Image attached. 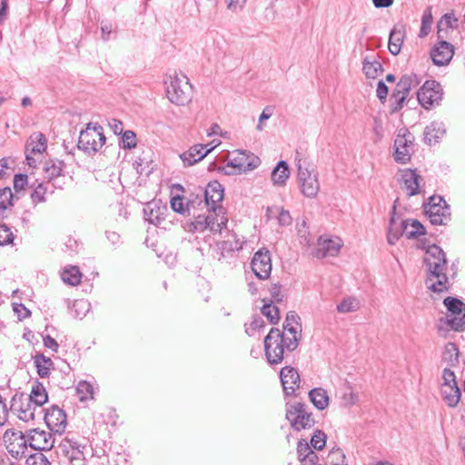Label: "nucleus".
<instances>
[{
	"mask_svg": "<svg viewBox=\"0 0 465 465\" xmlns=\"http://www.w3.org/2000/svg\"><path fill=\"white\" fill-rule=\"evenodd\" d=\"M424 261L429 270L427 285L434 292L448 291V278L445 274L446 258L444 252L437 245L429 246Z\"/></svg>",
	"mask_w": 465,
	"mask_h": 465,
	"instance_id": "f257e3e1",
	"label": "nucleus"
},
{
	"mask_svg": "<svg viewBox=\"0 0 465 465\" xmlns=\"http://www.w3.org/2000/svg\"><path fill=\"white\" fill-rule=\"evenodd\" d=\"M298 346L296 340L288 338L281 333L277 328H272L264 339V348L267 360L270 363H280L285 351H292Z\"/></svg>",
	"mask_w": 465,
	"mask_h": 465,
	"instance_id": "f03ea898",
	"label": "nucleus"
},
{
	"mask_svg": "<svg viewBox=\"0 0 465 465\" xmlns=\"http://www.w3.org/2000/svg\"><path fill=\"white\" fill-rule=\"evenodd\" d=\"M168 80L165 81L168 100L177 106L187 105L193 97V86L187 76L173 72L168 75Z\"/></svg>",
	"mask_w": 465,
	"mask_h": 465,
	"instance_id": "7ed1b4c3",
	"label": "nucleus"
},
{
	"mask_svg": "<svg viewBox=\"0 0 465 465\" xmlns=\"http://www.w3.org/2000/svg\"><path fill=\"white\" fill-rule=\"evenodd\" d=\"M298 184L301 193L309 198L315 197L320 191L318 173L315 167L301 161L298 164Z\"/></svg>",
	"mask_w": 465,
	"mask_h": 465,
	"instance_id": "20e7f679",
	"label": "nucleus"
},
{
	"mask_svg": "<svg viewBox=\"0 0 465 465\" xmlns=\"http://www.w3.org/2000/svg\"><path fill=\"white\" fill-rule=\"evenodd\" d=\"M286 419L294 430H309L315 424L313 415L302 402H294L286 410Z\"/></svg>",
	"mask_w": 465,
	"mask_h": 465,
	"instance_id": "39448f33",
	"label": "nucleus"
},
{
	"mask_svg": "<svg viewBox=\"0 0 465 465\" xmlns=\"http://www.w3.org/2000/svg\"><path fill=\"white\" fill-rule=\"evenodd\" d=\"M425 214L432 224H446L450 220V211L445 200L439 196L430 197L424 205Z\"/></svg>",
	"mask_w": 465,
	"mask_h": 465,
	"instance_id": "423d86ee",
	"label": "nucleus"
},
{
	"mask_svg": "<svg viewBox=\"0 0 465 465\" xmlns=\"http://www.w3.org/2000/svg\"><path fill=\"white\" fill-rule=\"evenodd\" d=\"M105 143L103 127L96 124H88L86 128L81 131L78 145L85 151H98Z\"/></svg>",
	"mask_w": 465,
	"mask_h": 465,
	"instance_id": "0eeeda50",
	"label": "nucleus"
},
{
	"mask_svg": "<svg viewBox=\"0 0 465 465\" xmlns=\"http://www.w3.org/2000/svg\"><path fill=\"white\" fill-rule=\"evenodd\" d=\"M227 167L233 173H241L255 169L261 163L259 157L245 151L234 150L227 154Z\"/></svg>",
	"mask_w": 465,
	"mask_h": 465,
	"instance_id": "6e6552de",
	"label": "nucleus"
},
{
	"mask_svg": "<svg viewBox=\"0 0 465 465\" xmlns=\"http://www.w3.org/2000/svg\"><path fill=\"white\" fill-rule=\"evenodd\" d=\"M440 395L442 401L450 408L456 407L460 401V390L458 387L455 374L445 368L442 372V383L440 384Z\"/></svg>",
	"mask_w": 465,
	"mask_h": 465,
	"instance_id": "1a4fd4ad",
	"label": "nucleus"
},
{
	"mask_svg": "<svg viewBox=\"0 0 465 465\" xmlns=\"http://www.w3.org/2000/svg\"><path fill=\"white\" fill-rule=\"evenodd\" d=\"M414 136L406 129L400 130L394 142V158L397 163L405 164L411 159L414 152Z\"/></svg>",
	"mask_w": 465,
	"mask_h": 465,
	"instance_id": "9d476101",
	"label": "nucleus"
},
{
	"mask_svg": "<svg viewBox=\"0 0 465 465\" xmlns=\"http://www.w3.org/2000/svg\"><path fill=\"white\" fill-rule=\"evenodd\" d=\"M417 98L420 105L427 110L439 105L442 99L440 84L434 80L426 81L419 89Z\"/></svg>",
	"mask_w": 465,
	"mask_h": 465,
	"instance_id": "9b49d317",
	"label": "nucleus"
},
{
	"mask_svg": "<svg viewBox=\"0 0 465 465\" xmlns=\"http://www.w3.org/2000/svg\"><path fill=\"white\" fill-rule=\"evenodd\" d=\"M47 149V139L41 132L33 133L25 145L26 161L29 166L35 167L38 160Z\"/></svg>",
	"mask_w": 465,
	"mask_h": 465,
	"instance_id": "f8f14e48",
	"label": "nucleus"
},
{
	"mask_svg": "<svg viewBox=\"0 0 465 465\" xmlns=\"http://www.w3.org/2000/svg\"><path fill=\"white\" fill-rule=\"evenodd\" d=\"M226 219L223 216L218 220V214L213 211L208 215H199L193 222L187 225L188 232H203L209 229L213 232H221L223 226L226 224Z\"/></svg>",
	"mask_w": 465,
	"mask_h": 465,
	"instance_id": "ddd939ff",
	"label": "nucleus"
},
{
	"mask_svg": "<svg viewBox=\"0 0 465 465\" xmlns=\"http://www.w3.org/2000/svg\"><path fill=\"white\" fill-rule=\"evenodd\" d=\"M444 304L449 311L448 324L455 331H461L465 327V304L451 297L446 298Z\"/></svg>",
	"mask_w": 465,
	"mask_h": 465,
	"instance_id": "4468645a",
	"label": "nucleus"
},
{
	"mask_svg": "<svg viewBox=\"0 0 465 465\" xmlns=\"http://www.w3.org/2000/svg\"><path fill=\"white\" fill-rule=\"evenodd\" d=\"M36 408L26 394H15L12 399L11 410L23 421L34 420Z\"/></svg>",
	"mask_w": 465,
	"mask_h": 465,
	"instance_id": "2eb2a0df",
	"label": "nucleus"
},
{
	"mask_svg": "<svg viewBox=\"0 0 465 465\" xmlns=\"http://www.w3.org/2000/svg\"><path fill=\"white\" fill-rule=\"evenodd\" d=\"M422 182V177L416 170L407 168L400 171V186L408 196L420 194Z\"/></svg>",
	"mask_w": 465,
	"mask_h": 465,
	"instance_id": "dca6fc26",
	"label": "nucleus"
},
{
	"mask_svg": "<svg viewBox=\"0 0 465 465\" xmlns=\"http://www.w3.org/2000/svg\"><path fill=\"white\" fill-rule=\"evenodd\" d=\"M251 268L257 278L268 279L272 268L270 252L265 249L257 251L252 257Z\"/></svg>",
	"mask_w": 465,
	"mask_h": 465,
	"instance_id": "f3484780",
	"label": "nucleus"
},
{
	"mask_svg": "<svg viewBox=\"0 0 465 465\" xmlns=\"http://www.w3.org/2000/svg\"><path fill=\"white\" fill-rule=\"evenodd\" d=\"M4 442L7 451L15 458L23 455L27 449V440L25 438L23 432L14 429L5 430Z\"/></svg>",
	"mask_w": 465,
	"mask_h": 465,
	"instance_id": "a211bd4d",
	"label": "nucleus"
},
{
	"mask_svg": "<svg viewBox=\"0 0 465 465\" xmlns=\"http://www.w3.org/2000/svg\"><path fill=\"white\" fill-rule=\"evenodd\" d=\"M45 421L52 431L61 434L67 426V416L61 408L53 405L46 409Z\"/></svg>",
	"mask_w": 465,
	"mask_h": 465,
	"instance_id": "6ab92c4d",
	"label": "nucleus"
},
{
	"mask_svg": "<svg viewBox=\"0 0 465 465\" xmlns=\"http://www.w3.org/2000/svg\"><path fill=\"white\" fill-rule=\"evenodd\" d=\"M280 378L285 395H294L301 386V377L298 370L292 366H285L280 371Z\"/></svg>",
	"mask_w": 465,
	"mask_h": 465,
	"instance_id": "aec40b11",
	"label": "nucleus"
},
{
	"mask_svg": "<svg viewBox=\"0 0 465 465\" xmlns=\"http://www.w3.org/2000/svg\"><path fill=\"white\" fill-rule=\"evenodd\" d=\"M27 441L34 450H50L54 440L52 434L45 430L33 429L27 434Z\"/></svg>",
	"mask_w": 465,
	"mask_h": 465,
	"instance_id": "412c9836",
	"label": "nucleus"
},
{
	"mask_svg": "<svg viewBox=\"0 0 465 465\" xmlns=\"http://www.w3.org/2000/svg\"><path fill=\"white\" fill-rule=\"evenodd\" d=\"M145 219L152 224L159 226L166 218L168 209L160 200H153L143 208Z\"/></svg>",
	"mask_w": 465,
	"mask_h": 465,
	"instance_id": "4be33fe9",
	"label": "nucleus"
},
{
	"mask_svg": "<svg viewBox=\"0 0 465 465\" xmlns=\"http://www.w3.org/2000/svg\"><path fill=\"white\" fill-rule=\"evenodd\" d=\"M341 245L342 242L339 237L321 236L318 239L314 255L318 258L335 256L339 253Z\"/></svg>",
	"mask_w": 465,
	"mask_h": 465,
	"instance_id": "5701e85b",
	"label": "nucleus"
},
{
	"mask_svg": "<svg viewBox=\"0 0 465 465\" xmlns=\"http://www.w3.org/2000/svg\"><path fill=\"white\" fill-rule=\"evenodd\" d=\"M454 55V46L447 41H439L430 51L432 62L439 66L447 65Z\"/></svg>",
	"mask_w": 465,
	"mask_h": 465,
	"instance_id": "b1692460",
	"label": "nucleus"
},
{
	"mask_svg": "<svg viewBox=\"0 0 465 465\" xmlns=\"http://www.w3.org/2000/svg\"><path fill=\"white\" fill-rule=\"evenodd\" d=\"M62 455L71 465H85L83 451L70 440H64L61 444Z\"/></svg>",
	"mask_w": 465,
	"mask_h": 465,
	"instance_id": "393cba45",
	"label": "nucleus"
},
{
	"mask_svg": "<svg viewBox=\"0 0 465 465\" xmlns=\"http://www.w3.org/2000/svg\"><path fill=\"white\" fill-rule=\"evenodd\" d=\"M205 203L213 212L216 210V204L223 199V188L217 182H210L204 192Z\"/></svg>",
	"mask_w": 465,
	"mask_h": 465,
	"instance_id": "a878e982",
	"label": "nucleus"
},
{
	"mask_svg": "<svg viewBox=\"0 0 465 465\" xmlns=\"http://www.w3.org/2000/svg\"><path fill=\"white\" fill-rule=\"evenodd\" d=\"M301 331L300 317L294 312H288L283 323V331L281 333L288 338L295 339L298 343Z\"/></svg>",
	"mask_w": 465,
	"mask_h": 465,
	"instance_id": "bb28decb",
	"label": "nucleus"
},
{
	"mask_svg": "<svg viewBox=\"0 0 465 465\" xmlns=\"http://www.w3.org/2000/svg\"><path fill=\"white\" fill-rule=\"evenodd\" d=\"M308 397L312 405L319 411L326 410L331 402L328 391L322 387L311 390Z\"/></svg>",
	"mask_w": 465,
	"mask_h": 465,
	"instance_id": "cd10ccee",
	"label": "nucleus"
},
{
	"mask_svg": "<svg viewBox=\"0 0 465 465\" xmlns=\"http://www.w3.org/2000/svg\"><path fill=\"white\" fill-rule=\"evenodd\" d=\"M298 460L302 465H311L319 461L318 455L311 449L306 440H300L297 443Z\"/></svg>",
	"mask_w": 465,
	"mask_h": 465,
	"instance_id": "c85d7f7f",
	"label": "nucleus"
},
{
	"mask_svg": "<svg viewBox=\"0 0 465 465\" xmlns=\"http://www.w3.org/2000/svg\"><path fill=\"white\" fill-rule=\"evenodd\" d=\"M208 154V151H206L203 144H195L192 146L188 151L184 152L181 158L183 163L187 165H193L202 159H203Z\"/></svg>",
	"mask_w": 465,
	"mask_h": 465,
	"instance_id": "c756f323",
	"label": "nucleus"
},
{
	"mask_svg": "<svg viewBox=\"0 0 465 465\" xmlns=\"http://www.w3.org/2000/svg\"><path fill=\"white\" fill-rule=\"evenodd\" d=\"M30 401L38 408L48 401V393L45 387L39 381H35L31 388L30 393L26 395Z\"/></svg>",
	"mask_w": 465,
	"mask_h": 465,
	"instance_id": "7c9ffc66",
	"label": "nucleus"
},
{
	"mask_svg": "<svg viewBox=\"0 0 465 465\" xmlns=\"http://www.w3.org/2000/svg\"><path fill=\"white\" fill-rule=\"evenodd\" d=\"M83 278L80 269L74 265H67L61 272V279L64 283L70 286H78Z\"/></svg>",
	"mask_w": 465,
	"mask_h": 465,
	"instance_id": "2f4dec72",
	"label": "nucleus"
},
{
	"mask_svg": "<svg viewBox=\"0 0 465 465\" xmlns=\"http://www.w3.org/2000/svg\"><path fill=\"white\" fill-rule=\"evenodd\" d=\"M459 20L453 13L445 14L438 23L439 38L447 37L448 31L458 27Z\"/></svg>",
	"mask_w": 465,
	"mask_h": 465,
	"instance_id": "473e14b6",
	"label": "nucleus"
},
{
	"mask_svg": "<svg viewBox=\"0 0 465 465\" xmlns=\"http://www.w3.org/2000/svg\"><path fill=\"white\" fill-rule=\"evenodd\" d=\"M404 31L402 28H393L390 35L388 48L391 54L397 55L401 53L403 41H404Z\"/></svg>",
	"mask_w": 465,
	"mask_h": 465,
	"instance_id": "72a5a7b5",
	"label": "nucleus"
},
{
	"mask_svg": "<svg viewBox=\"0 0 465 465\" xmlns=\"http://www.w3.org/2000/svg\"><path fill=\"white\" fill-rule=\"evenodd\" d=\"M290 177V171L286 162L281 161L272 172V181L274 185L282 186Z\"/></svg>",
	"mask_w": 465,
	"mask_h": 465,
	"instance_id": "f704fd0d",
	"label": "nucleus"
},
{
	"mask_svg": "<svg viewBox=\"0 0 465 465\" xmlns=\"http://www.w3.org/2000/svg\"><path fill=\"white\" fill-rule=\"evenodd\" d=\"M34 361L38 375L41 378H47L50 375L51 370L54 366L52 360L44 356L43 354H36L34 357Z\"/></svg>",
	"mask_w": 465,
	"mask_h": 465,
	"instance_id": "c9c22d12",
	"label": "nucleus"
},
{
	"mask_svg": "<svg viewBox=\"0 0 465 465\" xmlns=\"http://www.w3.org/2000/svg\"><path fill=\"white\" fill-rule=\"evenodd\" d=\"M403 233L407 238H416L425 234L424 226L417 220L411 219L403 223Z\"/></svg>",
	"mask_w": 465,
	"mask_h": 465,
	"instance_id": "e433bc0d",
	"label": "nucleus"
},
{
	"mask_svg": "<svg viewBox=\"0 0 465 465\" xmlns=\"http://www.w3.org/2000/svg\"><path fill=\"white\" fill-rule=\"evenodd\" d=\"M267 216L269 219L277 218L279 224L282 226L289 225L292 223L289 212L282 210L280 206L268 207Z\"/></svg>",
	"mask_w": 465,
	"mask_h": 465,
	"instance_id": "4c0bfd02",
	"label": "nucleus"
},
{
	"mask_svg": "<svg viewBox=\"0 0 465 465\" xmlns=\"http://www.w3.org/2000/svg\"><path fill=\"white\" fill-rule=\"evenodd\" d=\"M14 205L13 193L9 187L0 189V220L6 215V211Z\"/></svg>",
	"mask_w": 465,
	"mask_h": 465,
	"instance_id": "58836bf2",
	"label": "nucleus"
},
{
	"mask_svg": "<svg viewBox=\"0 0 465 465\" xmlns=\"http://www.w3.org/2000/svg\"><path fill=\"white\" fill-rule=\"evenodd\" d=\"M64 163L61 161L49 160L44 165L45 177L52 180L61 175Z\"/></svg>",
	"mask_w": 465,
	"mask_h": 465,
	"instance_id": "ea45409f",
	"label": "nucleus"
},
{
	"mask_svg": "<svg viewBox=\"0 0 465 465\" xmlns=\"http://www.w3.org/2000/svg\"><path fill=\"white\" fill-rule=\"evenodd\" d=\"M442 360L450 366H455L459 362V349L454 343L446 344Z\"/></svg>",
	"mask_w": 465,
	"mask_h": 465,
	"instance_id": "a19ab883",
	"label": "nucleus"
},
{
	"mask_svg": "<svg viewBox=\"0 0 465 465\" xmlns=\"http://www.w3.org/2000/svg\"><path fill=\"white\" fill-rule=\"evenodd\" d=\"M363 72L367 78L376 79L381 74L382 67L378 61H369L365 59L363 62Z\"/></svg>",
	"mask_w": 465,
	"mask_h": 465,
	"instance_id": "79ce46f5",
	"label": "nucleus"
},
{
	"mask_svg": "<svg viewBox=\"0 0 465 465\" xmlns=\"http://www.w3.org/2000/svg\"><path fill=\"white\" fill-rule=\"evenodd\" d=\"M76 394L80 401H86L94 399V387L85 381H80L76 387Z\"/></svg>",
	"mask_w": 465,
	"mask_h": 465,
	"instance_id": "37998d69",
	"label": "nucleus"
},
{
	"mask_svg": "<svg viewBox=\"0 0 465 465\" xmlns=\"http://www.w3.org/2000/svg\"><path fill=\"white\" fill-rule=\"evenodd\" d=\"M261 311L271 324H277L279 322L281 316L277 306L270 302H264Z\"/></svg>",
	"mask_w": 465,
	"mask_h": 465,
	"instance_id": "c03bdc74",
	"label": "nucleus"
},
{
	"mask_svg": "<svg viewBox=\"0 0 465 465\" xmlns=\"http://www.w3.org/2000/svg\"><path fill=\"white\" fill-rule=\"evenodd\" d=\"M360 309V302L351 297L343 299L337 306V310L341 313L352 312Z\"/></svg>",
	"mask_w": 465,
	"mask_h": 465,
	"instance_id": "a18cd8bd",
	"label": "nucleus"
},
{
	"mask_svg": "<svg viewBox=\"0 0 465 465\" xmlns=\"http://www.w3.org/2000/svg\"><path fill=\"white\" fill-rule=\"evenodd\" d=\"M433 17L431 14L430 8H428L421 18V26L420 30L419 36L423 38L429 35L430 32L431 25H432Z\"/></svg>",
	"mask_w": 465,
	"mask_h": 465,
	"instance_id": "49530a36",
	"label": "nucleus"
},
{
	"mask_svg": "<svg viewBox=\"0 0 465 465\" xmlns=\"http://www.w3.org/2000/svg\"><path fill=\"white\" fill-rule=\"evenodd\" d=\"M328 461L331 465H347L346 457L341 449H333L328 455Z\"/></svg>",
	"mask_w": 465,
	"mask_h": 465,
	"instance_id": "de8ad7c7",
	"label": "nucleus"
},
{
	"mask_svg": "<svg viewBox=\"0 0 465 465\" xmlns=\"http://www.w3.org/2000/svg\"><path fill=\"white\" fill-rule=\"evenodd\" d=\"M411 88V79L410 76H403L397 84V92L401 94L400 101H403Z\"/></svg>",
	"mask_w": 465,
	"mask_h": 465,
	"instance_id": "09e8293b",
	"label": "nucleus"
},
{
	"mask_svg": "<svg viewBox=\"0 0 465 465\" xmlns=\"http://www.w3.org/2000/svg\"><path fill=\"white\" fill-rule=\"evenodd\" d=\"M170 204L172 209L179 213H184L188 209V204L185 202V199L179 195L173 196L170 201Z\"/></svg>",
	"mask_w": 465,
	"mask_h": 465,
	"instance_id": "8fccbe9b",
	"label": "nucleus"
},
{
	"mask_svg": "<svg viewBox=\"0 0 465 465\" xmlns=\"http://www.w3.org/2000/svg\"><path fill=\"white\" fill-rule=\"evenodd\" d=\"M123 148L133 149L137 145L136 134L133 131H125L122 136Z\"/></svg>",
	"mask_w": 465,
	"mask_h": 465,
	"instance_id": "3c124183",
	"label": "nucleus"
},
{
	"mask_svg": "<svg viewBox=\"0 0 465 465\" xmlns=\"http://www.w3.org/2000/svg\"><path fill=\"white\" fill-rule=\"evenodd\" d=\"M326 439L324 432L317 430L311 439V444L315 450H322L326 444Z\"/></svg>",
	"mask_w": 465,
	"mask_h": 465,
	"instance_id": "603ef678",
	"label": "nucleus"
},
{
	"mask_svg": "<svg viewBox=\"0 0 465 465\" xmlns=\"http://www.w3.org/2000/svg\"><path fill=\"white\" fill-rule=\"evenodd\" d=\"M14 241V234L5 224H0V246L11 244Z\"/></svg>",
	"mask_w": 465,
	"mask_h": 465,
	"instance_id": "864d4df0",
	"label": "nucleus"
},
{
	"mask_svg": "<svg viewBox=\"0 0 465 465\" xmlns=\"http://www.w3.org/2000/svg\"><path fill=\"white\" fill-rule=\"evenodd\" d=\"M28 183V177L26 174H15L14 176V189L16 193L25 190Z\"/></svg>",
	"mask_w": 465,
	"mask_h": 465,
	"instance_id": "5fc2aeb1",
	"label": "nucleus"
},
{
	"mask_svg": "<svg viewBox=\"0 0 465 465\" xmlns=\"http://www.w3.org/2000/svg\"><path fill=\"white\" fill-rule=\"evenodd\" d=\"M26 465H51V463L43 453H36L27 459Z\"/></svg>",
	"mask_w": 465,
	"mask_h": 465,
	"instance_id": "6e6d98bb",
	"label": "nucleus"
},
{
	"mask_svg": "<svg viewBox=\"0 0 465 465\" xmlns=\"http://www.w3.org/2000/svg\"><path fill=\"white\" fill-rule=\"evenodd\" d=\"M11 163L12 162L9 159L3 158L0 160V179L10 175L13 170Z\"/></svg>",
	"mask_w": 465,
	"mask_h": 465,
	"instance_id": "4d7b16f0",
	"label": "nucleus"
},
{
	"mask_svg": "<svg viewBox=\"0 0 465 465\" xmlns=\"http://www.w3.org/2000/svg\"><path fill=\"white\" fill-rule=\"evenodd\" d=\"M109 127L115 134H121L124 133V124L120 120L112 119L109 122Z\"/></svg>",
	"mask_w": 465,
	"mask_h": 465,
	"instance_id": "13d9d810",
	"label": "nucleus"
},
{
	"mask_svg": "<svg viewBox=\"0 0 465 465\" xmlns=\"http://www.w3.org/2000/svg\"><path fill=\"white\" fill-rule=\"evenodd\" d=\"M8 419V410L6 404L3 401L0 396V426H4Z\"/></svg>",
	"mask_w": 465,
	"mask_h": 465,
	"instance_id": "bf43d9fd",
	"label": "nucleus"
},
{
	"mask_svg": "<svg viewBox=\"0 0 465 465\" xmlns=\"http://www.w3.org/2000/svg\"><path fill=\"white\" fill-rule=\"evenodd\" d=\"M14 311L17 314L19 319L27 318L30 315V312L25 308L23 304H15L14 306Z\"/></svg>",
	"mask_w": 465,
	"mask_h": 465,
	"instance_id": "052dcab7",
	"label": "nucleus"
},
{
	"mask_svg": "<svg viewBox=\"0 0 465 465\" xmlns=\"http://www.w3.org/2000/svg\"><path fill=\"white\" fill-rule=\"evenodd\" d=\"M44 344L46 348L52 350L53 351H57L58 350V343L51 336H46L44 339Z\"/></svg>",
	"mask_w": 465,
	"mask_h": 465,
	"instance_id": "680f3d73",
	"label": "nucleus"
},
{
	"mask_svg": "<svg viewBox=\"0 0 465 465\" xmlns=\"http://www.w3.org/2000/svg\"><path fill=\"white\" fill-rule=\"evenodd\" d=\"M388 94V87L385 85L384 83L379 82L377 86V96L382 100L385 99Z\"/></svg>",
	"mask_w": 465,
	"mask_h": 465,
	"instance_id": "e2e57ef3",
	"label": "nucleus"
},
{
	"mask_svg": "<svg viewBox=\"0 0 465 465\" xmlns=\"http://www.w3.org/2000/svg\"><path fill=\"white\" fill-rule=\"evenodd\" d=\"M272 113H273V108L272 106L265 107L260 115V123H262L264 120L269 119L272 116ZM258 128L260 130L262 129L261 124H259Z\"/></svg>",
	"mask_w": 465,
	"mask_h": 465,
	"instance_id": "0e129e2a",
	"label": "nucleus"
},
{
	"mask_svg": "<svg viewBox=\"0 0 465 465\" xmlns=\"http://www.w3.org/2000/svg\"><path fill=\"white\" fill-rule=\"evenodd\" d=\"M373 5L377 8L389 7L392 5L393 0H372Z\"/></svg>",
	"mask_w": 465,
	"mask_h": 465,
	"instance_id": "69168bd1",
	"label": "nucleus"
},
{
	"mask_svg": "<svg viewBox=\"0 0 465 465\" xmlns=\"http://www.w3.org/2000/svg\"><path fill=\"white\" fill-rule=\"evenodd\" d=\"M228 7L230 9H236L242 7L245 4V0H227Z\"/></svg>",
	"mask_w": 465,
	"mask_h": 465,
	"instance_id": "338daca9",
	"label": "nucleus"
},
{
	"mask_svg": "<svg viewBox=\"0 0 465 465\" xmlns=\"http://www.w3.org/2000/svg\"><path fill=\"white\" fill-rule=\"evenodd\" d=\"M220 144H221V141L214 139L212 142H210L206 144H203V146L205 147L206 151H208V153H209L211 151H213L214 148H216Z\"/></svg>",
	"mask_w": 465,
	"mask_h": 465,
	"instance_id": "774afa93",
	"label": "nucleus"
}]
</instances>
